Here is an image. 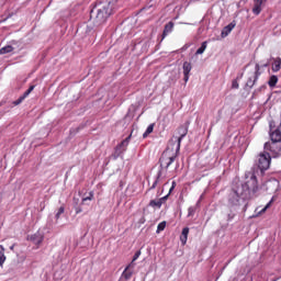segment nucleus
Returning <instances> with one entry per match:
<instances>
[{"label": "nucleus", "instance_id": "obj_1", "mask_svg": "<svg viewBox=\"0 0 281 281\" xmlns=\"http://www.w3.org/2000/svg\"><path fill=\"white\" fill-rule=\"evenodd\" d=\"M111 3L103 2L97 4L90 12V19L97 27L106 23L109 16H111Z\"/></svg>", "mask_w": 281, "mask_h": 281}, {"label": "nucleus", "instance_id": "obj_2", "mask_svg": "<svg viewBox=\"0 0 281 281\" xmlns=\"http://www.w3.org/2000/svg\"><path fill=\"white\" fill-rule=\"evenodd\" d=\"M246 179V183H241L237 188L240 190L241 199H254L258 192V179L254 173H248Z\"/></svg>", "mask_w": 281, "mask_h": 281}, {"label": "nucleus", "instance_id": "obj_3", "mask_svg": "<svg viewBox=\"0 0 281 281\" xmlns=\"http://www.w3.org/2000/svg\"><path fill=\"white\" fill-rule=\"evenodd\" d=\"M177 155H179V153L175 151L172 153V149H170V147H168L161 155L159 161H160V168H170V166H172V164L175 162V159H177Z\"/></svg>", "mask_w": 281, "mask_h": 281}, {"label": "nucleus", "instance_id": "obj_4", "mask_svg": "<svg viewBox=\"0 0 281 281\" xmlns=\"http://www.w3.org/2000/svg\"><path fill=\"white\" fill-rule=\"evenodd\" d=\"M186 135H188V125H181L180 127H178V130L176 131L171 142H175L176 144V153H179V150H181V142L183 140V137H186Z\"/></svg>", "mask_w": 281, "mask_h": 281}, {"label": "nucleus", "instance_id": "obj_5", "mask_svg": "<svg viewBox=\"0 0 281 281\" xmlns=\"http://www.w3.org/2000/svg\"><path fill=\"white\" fill-rule=\"evenodd\" d=\"M257 166L261 172L269 170V166H271V155L269 151L265 150L257 156Z\"/></svg>", "mask_w": 281, "mask_h": 281}, {"label": "nucleus", "instance_id": "obj_6", "mask_svg": "<svg viewBox=\"0 0 281 281\" xmlns=\"http://www.w3.org/2000/svg\"><path fill=\"white\" fill-rule=\"evenodd\" d=\"M240 199H243V193H240L239 187L233 188L228 194V203H231V205H238Z\"/></svg>", "mask_w": 281, "mask_h": 281}, {"label": "nucleus", "instance_id": "obj_7", "mask_svg": "<svg viewBox=\"0 0 281 281\" xmlns=\"http://www.w3.org/2000/svg\"><path fill=\"white\" fill-rule=\"evenodd\" d=\"M262 72L260 71V66L259 64H256L255 66V71H252L250 74V76L248 77V80L246 82V86L249 87V89L254 88V85H256V82L258 81V78H260V75Z\"/></svg>", "mask_w": 281, "mask_h": 281}, {"label": "nucleus", "instance_id": "obj_8", "mask_svg": "<svg viewBox=\"0 0 281 281\" xmlns=\"http://www.w3.org/2000/svg\"><path fill=\"white\" fill-rule=\"evenodd\" d=\"M265 188L268 194H273V192H278L280 188V182L276 179L269 180L265 183Z\"/></svg>", "mask_w": 281, "mask_h": 281}, {"label": "nucleus", "instance_id": "obj_9", "mask_svg": "<svg viewBox=\"0 0 281 281\" xmlns=\"http://www.w3.org/2000/svg\"><path fill=\"white\" fill-rule=\"evenodd\" d=\"M45 235L41 232H36L35 234L27 236V240H31L33 245H41V243H43Z\"/></svg>", "mask_w": 281, "mask_h": 281}, {"label": "nucleus", "instance_id": "obj_10", "mask_svg": "<svg viewBox=\"0 0 281 281\" xmlns=\"http://www.w3.org/2000/svg\"><path fill=\"white\" fill-rule=\"evenodd\" d=\"M267 3V0H254L252 13L258 16L262 12V5Z\"/></svg>", "mask_w": 281, "mask_h": 281}, {"label": "nucleus", "instance_id": "obj_11", "mask_svg": "<svg viewBox=\"0 0 281 281\" xmlns=\"http://www.w3.org/2000/svg\"><path fill=\"white\" fill-rule=\"evenodd\" d=\"M182 69H183L184 82H188L190 80V72L192 71V64H190L189 61H184Z\"/></svg>", "mask_w": 281, "mask_h": 281}, {"label": "nucleus", "instance_id": "obj_12", "mask_svg": "<svg viewBox=\"0 0 281 281\" xmlns=\"http://www.w3.org/2000/svg\"><path fill=\"white\" fill-rule=\"evenodd\" d=\"M131 142V135L127 136L119 146H116V153L117 155H122L128 147V144Z\"/></svg>", "mask_w": 281, "mask_h": 281}, {"label": "nucleus", "instance_id": "obj_13", "mask_svg": "<svg viewBox=\"0 0 281 281\" xmlns=\"http://www.w3.org/2000/svg\"><path fill=\"white\" fill-rule=\"evenodd\" d=\"M168 196H170V193H168L167 195L160 198L159 200H151L149 202L150 207H158V209L161 207V205H164V203L166 202Z\"/></svg>", "mask_w": 281, "mask_h": 281}, {"label": "nucleus", "instance_id": "obj_14", "mask_svg": "<svg viewBox=\"0 0 281 281\" xmlns=\"http://www.w3.org/2000/svg\"><path fill=\"white\" fill-rule=\"evenodd\" d=\"M131 269H135V263H133V261L125 268L122 273V277L125 280H131V278L133 277V271Z\"/></svg>", "mask_w": 281, "mask_h": 281}, {"label": "nucleus", "instance_id": "obj_15", "mask_svg": "<svg viewBox=\"0 0 281 281\" xmlns=\"http://www.w3.org/2000/svg\"><path fill=\"white\" fill-rule=\"evenodd\" d=\"M236 27V24L234 22L229 23L222 30V38H225V36H229L232 30Z\"/></svg>", "mask_w": 281, "mask_h": 281}, {"label": "nucleus", "instance_id": "obj_16", "mask_svg": "<svg viewBox=\"0 0 281 281\" xmlns=\"http://www.w3.org/2000/svg\"><path fill=\"white\" fill-rule=\"evenodd\" d=\"M271 203H273V200H271L267 205H265L262 209H260V206H258L255 210V215L254 216H261V214H265V212H267V210H269V207H271Z\"/></svg>", "mask_w": 281, "mask_h": 281}, {"label": "nucleus", "instance_id": "obj_17", "mask_svg": "<svg viewBox=\"0 0 281 281\" xmlns=\"http://www.w3.org/2000/svg\"><path fill=\"white\" fill-rule=\"evenodd\" d=\"M173 29H175V23L173 22L167 23L165 25V30H164V33H162V38H166V35L170 34Z\"/></svg>", "mask_w": 281, "mask_h": 281}, {"label": "nucleus", "instance_id": "obj_18", "mask_svg": "<svg viewBox=\"0 0 281 281\" xmlns=\"http://www.w3.org/2000/svg\"><path fill=\"white\" fill-rule=\"evenodd\" d=\"M12 52H14V47H12V45H7V46L0 48V56L3 54H10Z\"/></svg>", "mask_w": 281, "mask_h": 281}, {"label": "nucleus", "instance_id": "obj_19", "mask_svg": "<svg viewBox=\"0 0 281 281\" xmlns=\"http://www.w3.org/2000/svg\"><path fill=\"white\" fill-rule=\"evenodd\" d=\"M153 131H155V123H151L150 125H148L147 130L143 134L144 139H146V137L149 136L150 133H153Z\"/></svg>", "mask_w": 281, "mask_h": 281}, {"label": "nucleus", "instance_id": "obj_20", "mask_svg": "<svg viewBox=\"0 0 281 281\" xmlns=\"http://www.w3.org/2000/svg\"><path fill=\"white\" fill-rule=\"evenodd\" d=\"M281 58H277L272 65V71H280Z\"/></svg>", "mask_w": 281, "mask_h": 281}, {"label": "nucleus", "instance_id": "obj_21", "mask_svg": "<svg viewBox=\"0 0 281 281\" xmlns=\"http://www.w3.org/2000/svg\"><path fill=\"white\" fill-rule=\"evenodd\" d=\"M269 87H276L278 85V76L272 75L268 81Z\"/></svg>", "mask_w": 281, "mask_h": 281}, {"label": "nucleus", "instance_id": "obj_22", "mask_svg": "<svg viewBox=\"0 0 281 281\" xmlns=\"http://www.w3.org/2000/svg\"><path fill=\"white\" fill-rule=\"evenodd\" d=\"M205 49H207V42H203L201 47L198 48V50L195 52L196 55H201L205 52Z\"/></svg>", "mask_w": 281, "mask_h": 281}, {"label": "nucleus", "instance_id": "obj_23", "mask_svg": "<svg viewBox=\"0 0 281 281\" xmlns=\"http://www.w3.org/2000/svg\"><path fill=\"white\" fill-rule=\"evenodd\" d=\"M161 179V171H158L156 180L154 181L153 186L150 187V190H155L157 188V184L159 183Z\"/></svg>", "mask_w": 281, "mask_h": 281}, {"label": "nucleus", "instance_id": "obj_24", "mask_svg": "<svg viewBox=\"0 0 281 281\" xmlns=\"http://www.w3.org/2000/svg\"><path fill=\"white\" fill-rule=\"evenodd\" d=\"M65 214V206H60L55 215V218L58 221L60 218V215Z\"/></svg>", "mask_w": 281, "mask_h": 281}, {"label": "nucleus", "instance_id": "obj_25", "mask_svg": "<svg viewBox=\"0 0 281 281\" xmlns=\"http://www.w3.org/2000/svg\"><path fill=\"white\" fill-rule=\"evenodd\" d=\"M165 229H166V222L159 223L157 226V234H159V232H164Z\"/></svg>", "mask_w": 281, "mask_h": 281}, {"label": "nucleus", "instance_id": "obj_26", "mask_svg": "<svg viewBox=\"0 0 281 281\" xmlns=\"http://www.w3.org/2000/svg\"><path fill=\"white\" fill-rule=\"evenodd\" d=\"M86 201H93V191H90L89 195L82 198V202L85 203Z\"/></svg>", "mask_w": 281, "mask_h": 281}, {"label": "nucleus", "instance_id": "obj_27", "mask_svg": "<svg viewBox=\"0 0 281 281\" xmlns=\"http://www.w3.org/2000/svg\"><path fill=\"white\" fill-rule=\"evenodd\" d=\"M35 89V86H31L24 93V98H27V95H30V93H32V91H34Z\"/></svg>", "mask_w": 281, "mask_h": 281}, {"label": "nucleus", "instance_id": "obj_28", "mask_svg": "<svg viewBox=\"0 0 281 281\" xmlns=\"http://www.w3.org/2000/svg\"><path fill=\"white\" fill-rule=\"evenodd\" d=\"M140 256H142V251L140 250L135 252V255H134V257L132 259L133 265H135V260H137V258H139Z\"/></svg>", "mask_w": 281, "mask_h": 281}, {"label": "nucleus", "instance_id": "obj_29", "mask_svg": "<svg viewBox=\"0 0 281 281\" xmlns=\"http://www.w3.org/2000/svg\"><path fill=\"white\" fill-rule=\"evenodd\" d=\"M25 95L23 94L22 97H20L18 100H15L14 102H13V104H15V106H18V104H21V102H23V100H25Z\"/></svg>", "mask_w": 281, "mask_h": 281}, {"label": "nucleus", "instance_id": "obj_30", "mask_svg": "<svg viewBox=\"0 0 281 281\" xmlns=\"http://www.w3.org/2000/svg\"><path fill=\"white\" fill-rule=\"evenodd\" d=\"M189 234H190V228L184 227V228L182 229L181 236H184L186 238H188V235H189Z\"/></svg>", "mask_w": 281, "mask_h": 281}, {"label": "nucleus", "instance_id": "obj_31", "mask_svg": "<svg viewBox=\"0 0 281 281\" xmlns=\"http://www.w3.org/2000/svg\"><path fill=\"white\" fill-rule=\"evenodd\" d=\"M188 212H189L188 216H194V212H196V209L194 206H191L189 207Z\"/></svg>", "mask_w": 281, "mask_h": 281}, {"label": "nucleus", "instance_id": "obj_32", "mask_svg": "<svg viewBox=\"0 0 281 281\" xmlns=\"http://www.w3.org/2000/svg\"><path fill=\"white\" fill-rule=\"evenodd\" d=\"M5 262V255L1 254L0 255V267H3V263Z\"/></svg>", "mask_w": 281, "mask_h": 281}, {"label": "nucleus", "instance_id": "obj_33", "mask_svg": "<svg viewBox=\"0 0 281 281\" xmlns=\"http://www.w3.org/2000/svg\"><path fill=\"white\" fill-rule=\"evenodd\" d=\"M180 240H181L182 245H186V243H188V237L181 235Z\"/></svg>", "mask_w": 281, "mask_h": 281}, {"label": "nucleus", "instance_id": "obj_34", "mask_svg": "<svg viewBox=\"0 0 281 281\" xmlns=\"http://www.w3.org/2000/svg\"><path fill=\"white\" fill-rule=\"evenodd\" d=\"M175 186H177V182L173 181L171 188L169 189V194L172 192V190H175Z\"/></svg>", "mask_w": 281, "mask_h": 281}, {"label": "nucleus", "instance_id": "obj_35", "mask_svg": "<svg viewBox=\"0 0 281 281\" xmlns=\"http://www.w3.org/2000/svg\"><path fill=\"white\" fill-rule=\"evenodd\" d=\"M233 88H234V89H238V82L234 81V82H233Z\"/></svg>", "mask_w": 281, "mask_h": 281}, {"label": "nucleus", "instance_id": "obj_36", "mask_svg": "<svg viewBox=\"0 0 281 281\" xmlns=\"http://www.w3.org/2000/svg\"><path fill=\"white\" fill-rule=\"evenodd\" d=\"M3 251H5V248H3V246H0V254H3Z\"/></svg>", "mask_w": 281, "mask_h": 281}, {"label": "nucleus", "instance_id": "obj_37", "mask_svg": "<svg viewBox=\"0 0 281 281\" xmlns=\"http://www.w3.org/2000/svg\"><path fill=\"white\" fill-rule=\"evenodd\" d=\"M80 212H82V210L77 209L76 213H77V214H80Z\"/></svg>", "mask_w": 281, "mask_h": 281}, {"label": "nucleus", "instance_id": "obj_38", "mask_svg": "<svg viewBox=\"0 0 281 281\" xmlns=\"http://www.w3.org/2000/svg\"><path fill=\"white\" fill-rule=\"evenodd\" d=\"M261 67H269V63L263 64Z\"/></svg>", "mask_w": 281, "mask_h": 281}]
</instances>
